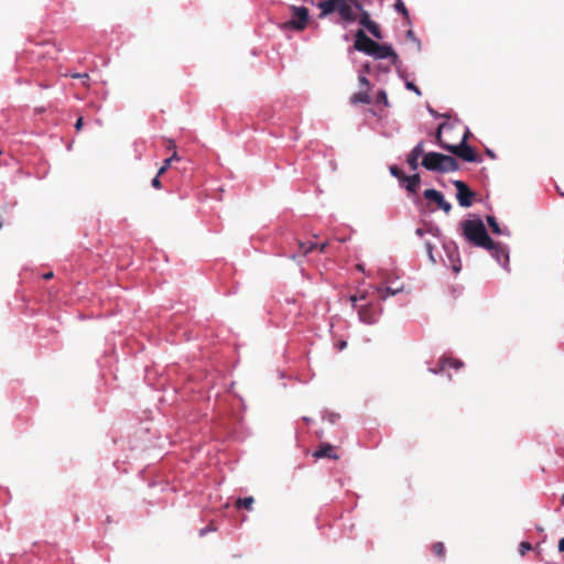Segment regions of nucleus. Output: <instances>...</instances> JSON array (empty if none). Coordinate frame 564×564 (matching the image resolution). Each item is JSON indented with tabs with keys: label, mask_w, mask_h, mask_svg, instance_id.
<instances>
[{
	"label": "nucleus",
	"mask_w": 564,
	"mask_h": 564,
	"mask_svg": "<svg viewBox=\"0 0 564 564\" xmlns=\"http://www.w3.org/2000/svg\"><path fill=\"white\" fill-rule=\"evenodd\" d=\"M463 236L476 247L490 248L494 241L489 237L482 220L479 217L466 219L460 223Z\"/></svg>",
	"instance_id": "nucleus-1"
},
{
	"label": "nucleus",
	"mask_w": 564,
	"mask_h": 564,
	"mask_svg": "<svg viewBox=\"0 0 564 564\" xmlns=\"http://www.w3.org/2000/svg\"><path fill=\"white\" fill-rule=\"evenodd\" d=\"M317 8L321 9V19L337 10L345 28L356 21V14L352 11L354 6L347 0H324L317 3Z\"/></svg>",
	"instance_id": "nucleus-2"
},
{
	"label": "nucleus",
	"mask_w": 564,
	"mask_h": 564,
	"mask_svg": "<svg viewBox=\"0 0 564 564\" xmlns=\"http://www.w3.org/2000/svg\"><path fill=\"white\" fill-rule=\"evenodd\" d=\"M445 128H446V123H441L436 131V140H437V143L440 144V147L453 154L458 155L466 162H476L477 161L476 152L470 145L467 144L469 131L466 130L459 144L453 145V144H448V143H445L442 141V131Z\"/></svg>",
	"instance_id": "nucleus-3"
},
{
	"label": "nucleus",
	"mask_w": 564,
	"mask_h": 564,
	"mask_svg": "<svg viewBox=\"0 0 564 564\" xmlns=\"http://www.w3.org/2000/svg\"><path fill=\"white\" fill-rule=\"evenodd\" d=\"M422 165L427 171L437 173L455 172L459 169L456 159L438 152L425 153L422 160Z\"/></svg>",
	"instance_id": "nucleus-4"
},
{
	"label": "nucleus",
	"mask_w": 564,
	"mask_h": 564,
	"mask_svg": "<svg viewBox=\"0 0 564 564\" xmlns=\"http://www.w3.org/2000/svg\"><path fill=\"white\" fill-rule=\"evenodd\" d=\"M292 18L284 23L285 28L302 31L306 28L310 13L305 7L291 6Z\"/></svg>",
	"instance_id": "nucleus-5"
},
{
	"label": "nucleus",
	"mask_w": 564,
	"mask_h": 564,
	"mask_svg": "<svg viewBox=\"0 0 564 564\" xmlns=\"http://www.w3.org/2000/svg\"><path fill=\"white\" fill-rule=\"evenodd\" d=\"M442 245L444 252L446 254L447 264L453 269L455 273H458L462 269V265L460 256L456 242L453 240H443Z\"/></svg>",
	"instance_id": "nucleus-6"
},
{
	"label": "nucleus",
	"mask_w": 564,
	"mask_h": 564,
	"mask_svg": "<svg viewBox=\"0 0 564 564\" xmlns=\"http://www.w3.org/2000/svg\"><path fill=\"white\" fill-rule=\"evenodd\" d=\"M358 318L361 323L372 325L379 321V317L382 313L381 307H377L372 303H367L365 305H360L358 307Z\"/></svg>",
	"instance_id": "nucleus-7"
},
{
	"label": "nucleus",
	"mask_w": 564,
	"mask_h": 564,
	"mask_svg": "<svg viewBox=\"0 0 564 564\" xmlns=\"http://www.w3.org/2000/svg\"><path fill=\"white\" fill-rule=\"evenodd\" d=\"M457 193L456 198L462 207H470L475 198V192H473L465 182L456 180L453 182Z\"/></svg>",
	"instance_id": "nucleus-8"
},
{
	"label": "nucleus",
	"mask_w": 564,
	"mask_h": 564,
	"mask_svg": "<svg viewBox=\"0 0 564 564\" xmlns=\"http://www.w3.org/2000/svg\"><path fill=\"white\" fill-rule=\"evenodd\" d=\"M377 42L367 36L362 30H358L356 32L354 43V48L356 51L370 56Z\"/></svg>",
	"instance_id": "nucleus-9"
},
{
	"label": "nucleus",
	"mask_w": 564,
	"mask_h": 564,
	"mask_svg": "<svg viewBox=\"0 0 564 564\" xmlns=\"http://www.w3.org/2000/svg\"><path fill=\"white\" fill-rule=\"evenodd\" d=\"M376 59H384L389 58L393 64H397L399 61L398 54L393 51V48L388 44H379L377 43L372 50L370 55Z\"/></svg>",
	"instance_id": "nucleus-10"
},
{
	"label": "nucleus",
	"mask_w": 564,
	"mask_h": 564,
	"mask_svg": "<svg viewBox=\"0 0 564 564\" xmlns=\"http://www.w3.org/2000/svg\"><path fill=\"white\" fill-rule=\"evenodd\" d=\"M491 251V256L497 260V262L505 269L508 268L509 264V249L506 245L494 241V247L486 248Z\"/></svg>",
	"instance_id": "nucleus-11"
},
{
	"label": "nucleus",
	"mask_w": 564,
	"mask_h": 564,
	"mask_svg": "<svg viewBox=\"0 0 564 564\" xmlns=\"http://www.w3.org/2000/svg\"><path fill=\"white\" fill-rule=\"evenodd\" d=\"M423 195L426 199L436 203L437 206L441 209H443L446 214L451 212L452 204L444 198V195L441 192L434 188H429L424 191Z\"/></svg>",
	"instance_id": "nucleus-12"
},
{
	"label": "nucleus",
	"mask_w": 564,
	"mask_h": 564,
	"mask_svg": "<svg viewBox=\"0 0 564 564\" xmlns=\"http://www.w3.org/2000/svg\"><path fill=\"white\" fill-rule=\"evenodd\" d=\"M359 23L367 29L376 39L381 40L382 34L379 25L370 19L368 11L360 12Z\"/></svg>",
	"instance_id": "nucleus-13"
},
{
	"label": "nucleus",
	"mask_w": 564,
	"mask_h": 564,
	"mask_svg": "<svg viewBox=\"0 0 564 564\" xmlns=\"http://www.w3.org/2000/svg\"><path fill=\"white\" fill-rule=\"evenodd\" d=\"M421 183V177L419 174H413L411 176L405 175L400 183L409 193H416Z\"/></svg>",
	"instance_id": "nucleus-14"
},
{
	"label": "nucleus",
	"mask_w": 564,
	"mask_h": 564,
	"mask_svg": "<svg viewBox=\"0 0 564 564\" xmlns=\"http://www.w3.org/2000/svg\"><path fill=\"white\" fill-rule=\"evenodd\" d=\"M447 366L455 368V369H459L460 367H463V362L458 359H452V358L444 357V358L440 359V367L437 369L430 368L429 370L432 373L437 375V373L442 372Z\"/></svg>",
	"instance_id": "nucleus-15"
},
{
	"label": "nucleus",
	"mask_w": 564,
	"mask_h": 564,
	"mask_svg": "<svg viewBox=\"0 0 564 564\" xmlns=\"http://www.w3.org/2000/svg\"><path fill=\"white\" fill-rule=\"evenodd\" d=\"M486 220L494 234L510 236V231L507 228L501 229L495 216L488 215Z\"/></svg>",
	"instance_id": "nucleus-16"
},
{
	"label": "nucleus",
	"mask_w": 564,
	"mask_h": 564,
	"mask_svg": "<svg viewBox=\"0 0 564 564\" xmlns=\"http://www.w3.org/2000/svg\"><path fill=\"white\" fill-rule=\"evenodd\" d=\"M314 456L317 458H321V457L337 458V456L334 454L333 446L329 444L323 445L318 451H316L314 453Z\"/></svg>",
	"instance_id": "nucleus-17"
},
{
	"label": "nucleus",
	"mask_w": 564,
	"mask_h": 564,
	"mask_svg": "<svg viewBox=\"0 0 564 564\" xmlns=\"http://www.w3.org/2000/svg\"><path fill=\"white\" fill-rule=\"evenodd\" d=\"M369 89H365V90H361L355 95H352L351 97V102L352 104H370L371 102V97L368 93Z\"/></svg>",
	"instance_id": "nucleus-18"
},
{
	"label": "nucleus",
	"mask_w": 564,
	"mask_h": 564,
	"mask_svg": "<svg viewBox=\"0 0 564 564\" xmlns=\"http://www.w3.org/2000/svg\"><path fill=\"white\" fill-rule=\"evenodd\" d=\"M377 293L380 294L382 300H387L389 296H393L398 294L401 289H392V288H382V286H375L373 288Z\"/></svg>",
	"instance_id": "nucleus-19"
},
{
	"label": "nucleus",
	"mask_w": 564,
	"mask_h": 564,
	"mask_svg": "<svg viewBox=\"0 0 564 564\" xmlns=\"http://www.w3.org/2000/svg\"><path fill=\"white\" fill-rule=\"evenodd\" d=\"M394 10L399 13H401L403 17L409 19V12L405 8V4L402 0H395L394 2Z\"/></svg>",
	"instance_id": "nucleus-20"
},
{
	"label": "nucleus",
	"mask_w": 564,
	"mask_h": 564,
	"mask_svg": "<svg viewBox=\"0 0 564 564\" xmlns=\"http://www.w3.org/2000/svg\"><path fill=\"white\" fill-rule=\"evenodd\" d=\"M252 503H253L252 497H245V498H240L237 500V507H239V508L251 509Z\"/></svg>",
	"instance_id": "nucleus-21"
},
{
	"label": "nucleus",
	"mask_w": 564,
	"mask_h": 564,
	"mask_svg": "<svg viewBox=\"0 0 564 564\" xmlns=\"http://www.w3.org/2000/svg\"><path fill=\"white\" fill-rule=\"evenodd\" d=\"M377 104H382L384 107H389L388 96L384 89H380L377 94Z\"/></svg>",
	"instance_id": "nucleus-22"
},
{
	"label": "nucleus",
	"mask_w": 564,
	"mask_h": 564,
	"mask_svg": "<svg viewBox=\"0 0 564 564\" xmlns=\"http://www.w3.org/2000/svg\"><path fill=\"white\" fill-rule=\"evenodd\" d=\"M389 170H390V174L393 177H397L399 180V182L401 183L403 177L405 176V174L397 165H391Z\"/></svg>",
	"instance_id": "nucleus-23"
},
{
	"label": "nucleus",
	"mask_w": 564,
	"mask_h": 564,
	"mask_svg": "<svg viewBox=\"0 0 564 564\" xmlns=\"http://www.w3.org/2000/svg\"><path fill=\"white\" fill-rule=\"evenodd\" d=\"M425 249H426V253H427L429 260L433 264H435L436 263V259H435L434 253H433L434 247H433L431 241H429V240L425 241Z\"/></svg>",
	"instance_id": "nucleus-24"
},
{
	"label": "nucleus",
	"mask_w": 564,
	"mask_h": 564,
	"mask_svg": "<svg viewBox=\"0 0 564 564\" xmlns=\"http://www.w3.org/2000/svg\"><path fill=\"white\" fill-rule=\"evenodd\" d=\"M424 153V142L420 141L411 151V155L420 158Z\"/></svg>",
	"instance_id": "nucleus-25"
},
{
	"label": "nucleus",
	"mask_w": 564,
	"mask_h": 564,
	"mask_svg": "<svg viewBox=\"0 0 564 564\" xmlns=\"http://www.w3.org/2000/svg\"><path fill=\"white\" fill-rule=\"evenodd\" d=\"M426 234H430L432 235L433 237H436V238H441L442 237V231L441 229L437 227V226H434V225H429L426 227Z\"/></svg>",
	"instance_id": "nucleus-26"
},
{
	"label": "nucleus",
	"mask_w": 564,
	"mask_h": 564,
	"mask_svg": "<svg viewBox=\"0 0 564 564\" xmlns=\"http://www.w3.org/2000/svg\"><path fill=\"white\" fill-rule=\"evenodd\" d=\"M419 159L420 158H416L414 155L409 154L406 161H408V164H409V166L411 167L412 171L417 170V167H419Z\"/></svg>",
	"instance_id": "nucleus-27"
},
{
	"label": "nucleus",
	"mask_w": 564,
	"mask_h": 564,
	"mask_svg": "<svg viewBox=\"0 0 564 564\" xmlns=\"http://www.w3.org/2000/svg\"><path fill=\"white\" fill-rule=\"evenodd\" d=\"M173 160H178L176 153H174L171 158L164 160L163 166H161L159 170V175H161L170 166Z\"/></svg>",
	"instance_id": "nucleus-28"
},
{
	"label": "nucleus",
	"mask_w": 564,
	"mask_h": 564,
	"mask_svg": "<svg viewBox=\"0 0 564 564\" xmlns=\"http://www.w3.org/2000/svg\"><path fill=\"white\" fill-rule=\"evenodd\" d=\"M358 82H359L360 87H362L365 89H369L370 88V82L368 80V78L362 73H359Z\"/></svg>",
	"instance_id": "nucleus-29"
},
{
	"label": "nucleus",
	"mask_w": 564,
	"mask_h": 564,
	"mask_svg": "<svg viewBox=\"0 0 564 564\" xmlns=\"http://www.w3.org/2000/svg\"><path fill=\"white\" fill-rule=\"evenodd\" d=\"M433 551L436 555L438 556H443L444 555V552H445V546L442 542H436L434 543L433 545Z\"/></svg>",
	"instance_id": "nucleus-30"
},
{
	"label": "nucleus",
	"mask_w": 564,
	"mask_h": 564,
	"mask_svg": "<svg viewBox=\"0 0 564 564\" xmlns=\"http://www.w3.org/2000/svg\"><path fill=\"white\" fill-rule=\"evenodd\" d=\"M405 88L409 89V90H412L414 91L417 96L421 95V90L419 89V87L412 83V82H406L405 83Z\"/></svg>",
	"instance_id": "nucleus-31"
},
{
	"label": "nucleus",
	"mask_w": 564,
	"mask_h": 564,
	"mask_svg": "<svg viewBox=\"0 0 564 564\" xmlns=\"http://www.w3.org/2000/svg\"><path fill=\"white\" fill-rule=\"evenodd\" d=\"M532 549L531 544L529 542H521L519 546V552L521 555H524L527 551H530Z\"/></svg>",
	"instance_id": "nucleus-32"
},
{
	"label": "nucleus",
	"mask_w": 564,
	"mask_h": 564,
	"mask_svg": "<svg viewBox=\"0 0 564 564\" xmlns=\"http://www.w3.org/2000/svg\"><path fill=\"white\" fill-rule=\"evenodd\" d=\"M339 415L336 413H327L324 419L327 420L329 423L335 424L338 420Z\"/></svg>",
	"instance_id": "nucleus-33"
},
{
	"label": "nucleus",
	"mask_w": 564,
	"mask_h": 564,
	"mask_svg": "<svg viewBox=\"0 0 564 564\" xmlns=\"http://www.w3.org/2000/svg\"><path fill=\"white\" fill-rule=\"evenodd\" d=\"M347 2H349L350 4H352V6H354V8H355L357 11H359V12H361V11H364V10H365V9H364V7H362V4H361V2H360V0H347Z\"/></svg>",
	"instance_id": "nucleus-34"
},
{
	"label": "nucleus",
	"mask_w": 564,
	"mask_h": 564,
	"mask_svg": "<svg viewBox=\"0 0 564 564\" xmlns=\"http://www.w3.org/2000/svg\"><path fill=\"white\" fill-rule=\"evenodd\" d=\"M406 36H408L410 40H412L413 42H415V43L417 44V46L420 47L421 42H420V40H417V39L415 37L414 32H413L412 30H409V31L406 32Z\"/></svg>",
	"instance_id": "nucleus-35"
},
{
	"label": "nucleus",
	"mask_w": 564,
	"mask_h": 564,
	"mask_svg": "<svg viewBox=\"0 0 564 564\" xmlns=\"http://www.w3.org/2000/svg\"><path fill=\"white\" fill-rule=\"evenodd\" d=\"M429 112L431 113V116H433L434 118H438V117H444V118H449L448 115L444 113V115H440L437 113L433 108L429 107L427 108Z\"/></svg>",
	"instance_id": "nucleus-36"
},
{
	"label": "nucleus",
	"mask_w": 564,
	"mask_h": 564,
	"mask_svg": "<svg viewBox=\"0 0 564 564\" xmlns=\"http://www.w3.org/2000/svg\"><path fill=\"white\" fill-rule=\"evenodd\" d=\"M160 175L158 174L151 182L152 186L154 188H160L161 187V182H160Z\"/></svg>",
	"instance_id": "nucleus-37"
},
{
	"label": "nucleus",
	"mask_w": 564,
	"mask_h": 564,
	"mask_svg": "<svg viewBox=\"0 0 564 564\" xmlns=\"http://www.w3.org/2000/svg\"><path fill=\"white\" fill-rule=\"evenodd\" d=\"M349 301L351 303V306L356 307L357 306V302L359 301L358 295H356V294L355 295H350L349 296Z\"/></svg>",
	"instance_id": "nucleus-38"
},
{
	"label": "nucleus",
	"mask_w": 564,
	"mask_h": 564,
	"mask_svg": "<svg viewBox=\"0 0 564 564\" xmlns=\"http://www.w3.org/2000/svg\"><path fill=\"white\" fill-rule=\"evenodd\" d=\"M213 529L210 527H206L199 530V535L204 536L207 532H210Z\"/></svg>",
	"instance_id": "nucleus-39"
},
{
	"label": "nucleus",
	"mask_w": 564,
	"mask_h": 564,
	"mask_svg": "<svg viewBox=\"0 0 564 564\" xmlns=\"http://www.w3.org/2000/svg\"><path fill=\"white\" fill-rule=\"evenodd\" d=\"M426 234V229H423V228H416L415 230V235L419 236V237H422Z\"/></svg>",
	"instance_id": "nucleus-40"
},
{
	"label": "nucleus",
	"mask_w": 564,
	"mask_h": 564,
	"mask_svg": "<svg viewBox=\"0 0 564 564\" xmlns=\"http://www.w3.org/2000/svg\"><path fill=\"white\" fill-rule=\"evenodd\" d=\"M73 77L80 78V79H88L89 78L87 74H74Z\"/></svg>",
	"instance_id": "nucleus-41"
},
{
	"label": "nucleus",
	"mask_w": 564,
	"mask_h": 564,
	"mask_svg": "<svg viewBox=\"0 0 564 564\" xmlns=\"http://www.w3.org/2000/svg\"><path fill=\"white\" fill-rule=\"evenodd\" d=\"M82 127H83V119L79 118V119H77V121L75 123V128H76V130H80Z\"/></svg>",
	"instance_id": "nucleus-42"
},
{
	"label": "nucleus",
	"mask_w": 564,
	"mask_h": 564,
	"mask_svg": "<svg viewBox=\"0 0 564 564\" xmlns=\"http://www.w3.org/2000/svg\"><path fill=\"white\" fill-rule=\"evenodd\" d=\"M367 296H368L367 291H362V292L358 295V299H359V300H361V301H365V300H367Z\"/></svg>",
	"instance_id": "nucleus-43"
},
{
	"label": "nucleus",
	"mask_w": 564,
	"mask_h": 564,
	"mask_svg": "<svg viewBox=\"0 0 564 564\" xmlns=\"http://www.w3.org/2000/svg\"><path fill=\"white\" fill-rule=\"evenodd\" d=\"M558 551L564 552V538L558 541Z\"/></svg>",
	"instance_id": "nucleus-44"
},
{
	"label": "nucleus",
	"mask_w": 564,
	"mask_h": 564,
	"mask_svg": "<svg viewBox=\"0 0 564 564\" xmlns=\"http://www.w3.org/2000/svg\"><path fill=\"white\" fill-rule=\"evenodd\" d=\"M362 72H365V73H369V72H370V65H369V64H365V65L362 66Z\"/></svg>",
	"instance_id": "nucleus-45"
},
{
	"label": "nucleus",
	"mask_w": 564,
	"mask_h": 564,
	"mask_svg": "<svg viewBox=\"0 0 564 564\" xmlns=\"http://www.w3.org/2000/svg\"><path fill=\"white\" fill-rule=\"evenodd\" d=\"M346 346H347L346 341H340L338 348H339V350H343L346 348Z\"/></svg>",
	"instance_id": "nucleus-46"
},
{
	"label": "nucleus",
	"mask_w": 564,
	"mask_h": 564,
	"mask_svg": "<svg viewBox=\"0 0 564 564\" xmlns=\"http://www.w3.org/2000/svg\"><path fill=\"white\" fill-rule=\"evenodd\" d=\"M52 276H53V272H47V273L43 274V278H44L45 280H48V279H51Z\"/></svg>",
	"instance_id": "nucleus-47"
},
{
	"label": "nucleus",
	"mask_w": 564,
	"mask_h": 564,
	"mask_svg": "<svg viewBox=\"0 0 564 564\" xmlns=\"http://www.w3.org/2000/svg\"><path fill=\"white\" fill-rule=\"evenodd\" d=\"M314 247H315V245H314V243H312V245H311V246L305 250V252H308V251H310V250H312Z\"/></svg>",
	"instance_id": "nucleus-48"
},
{
	"label": "nucleus",
	"mask_w": 564,
	"mask_h": 564,
	"mask_svg": "<svg viewBox=\"0 0 564 564\" xmlns=\"http://www.w3.org/2000/svg\"><path fill=\"white\" fill-rule=\"evenodd\" d=\"M358 270L364 271V267L361 264L357 265Z\"/></svg>",
	"instance_id": "nucleus-49"
},
{
	"label": "nucleus",
	"mask_w": 564,
	"mask_h": 564,
	"mask_svg": "<svg viewBox=\"0 0 564 564\" xmlns=\"http://www.w3.org/2000/svg\"><path fill=\"white\" fill-rule=\"evenodd\" d=\"M487 152H488V154H489L490 156H492V158H494V153H492L491 151H489V150H488Z\"/></svg>",
	"instance_id": "nucleus-50"
},
{
	"label": "nucleus",
	"mask_w": 564,
	"mask_h": 564,
	"mask_svg": "<svg viewBox=\"0 0 564 564\" xmlns=\"http://www.w3.org/2000/svg\"><path fill=\"white\" fill-rule=\"evenodd\" d=\"M303 420H304L305 422H308V421H310V419H308V417H306V416H304V417H303Z\"/></svg>",
	"instance_id": "nucleus-51"
},
{
	"label": "nucleus",
	"mask_w": 564,
	"mask_h": 564,
	"mask_svg": "<svg viewBox=\"0 0 564 564\" xmlns=\"http://www.w3.org/2000/svg\"><path fill=\"white\" fill-rule=\"evenodd\" d=\"M562 505L564 506V495L562 496Z\"/></svg>",
	"instance_id": "nucleus-52"
}]
</instances>
